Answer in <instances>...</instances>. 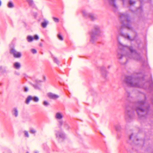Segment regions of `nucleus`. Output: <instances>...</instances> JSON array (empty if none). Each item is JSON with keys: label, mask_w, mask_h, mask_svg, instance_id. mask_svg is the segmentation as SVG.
I'll return each mask as SVG.
<instances>
[{"label": "nucleus", "mask_w": 153, "mask_h": 153, "mask_svg": "<svg viewBox=\"0 0 153 153\" xmlns=\"http://www.w3.org/2000/svg\"><path fill=\"white\" fill-rule=\"evenodd\" d=\"M82 13L84 16L86 18H89L92 20H94L96 19V17L93 14L87 13L85 10H83Z\"/></svg>", "instance_id": "4"}, {"label": "nucleus", "mask_w": 153, "mask_h": 153, "mask_svg": "<svg viewBox=\"0 0 153 153\" xmlns=\"http://www.w3.org/2000/svg\"><path fill=\"white\" fill-rule=\"evenodd\" d=\"M34 153H39V152L38 151H35L34 152Z\"/></svg>", "instance_id": "38"}, {"label": "nucleus", "mask_w": 153, "mask_h": 153, "mask_svg": "<svg viewBox=\"0 0 153 153\" xmlns=\"http://www.w3.org/2000/svg\"><path fill=\"white\" fill-rule=\"evenodd\" d=\"M100 31L99 30V28L98 26H96L94 28L93 30L91 33V41H93V40L97 38V37L100 35Z\"/></svg>", "instance_id": "3"}, {"label": "nucleus", "mask_w": 153, "mask_h": 153, "mask_svg": "<svg viewBox=\"0 0 153 153\" xmlns=\"http://www.w3.org/2000/svg\"><path fill=\"white\" fill-rule=\"evenodd\" d=\"M145 102L143 101H139L137 102L136 110L138 115H143V113L145 111L143 107H145Z\"/></svg>", "instance_id": "2"}, {"label": "nucleus", "mask_w": 153, "mask_h": 153, "mask_svg": "<svg viewBox=\"0 0 153 153\" xmlns=\"http://www.w3.org/2000/svg\"><path fill=\"white\" fill-rule=\"evenodd\" d=\"M59 124L60 125H61L62 124V122L61 121H60V122H59Z\"/></svg>", "instance_id": "35"}, {"label": "nucleus", "mask_w": 153, "mask_h": 153, "mask_svg": "<svg viewBox=\"0 0 153 153\" xmlns=\"http://www.w3.org/2000/svg\"><path fill=\"white\" fill-rule=\"evenodd\" d=\"M53 60L54 62H56V64H58L59 63V61L57 59V58L56 57L53 58Z\"/></svg>", "instance_id": "22"}, {"label": "nucleus", "mask_w": 153, "mask_h": 153, "mask_svg": "<svg viewBox=\"0 0 153 153\" xmlns=\"http://www.w3.org/2000/svg\"><path fill=\"white\" fill-rule=\"evenodd\" d=\"M43 104H44V105L45 106H47L49 105V103L47 102L46 101H45L44 102Z\"/></svg>", "instance_id": "27"}, {"label": "nucleus", "mask_w": 153, "mask_h": 153, "mask_svg": "<svg viewBox=\"0 0 153 153\" xmlns=\"http://www.w3.org/2000/svg\"><path fill=\"white\" fill-rule=\"evenodd\" d=\"M126 119L127 120V117H129V118H131L134 115V113L131 111H128V110H126Z\"/></svg>", "instance_id": "9"}, {"label": "nucleus", "mask_w": 153, "mask_h": 153, "mask_svg": "<svg viewBox=\"0 0 153 153\" xmlns=\"http://www.w3.org/2000/svg\"><path fill=\"white\" fill-rule=\"evenodd\" d=\"M48 95L50 98L53 99H56L59 97V96L57 95L52 93H49L48 94Z\"/></svg>", "instance_id": "11"}, {"label": "nucleus", "mask_w": 153, "mask_h": 153, "mask_svg": "<svg viewBox=\"0 0 153 153\" xmlns=\"http://www.w3.org/2000/svg\"><path fill=\"white\" fill-rule=\"evenodd\" d=\"M32 100H33L35 102H38L39 100V98L37 97H32L31 96H29L27 98L26 100V103L28 104L30 101Z\"/></svg>", "instance_id": "6"}, {"label": "nucleus", "mask_w": 153, "mask_h": 153, "mask_svg": "<svg viewBox=\"0 0 153 153\" xmlns=\"http://www.w3.org/2000/svg\"><path fill=\"white\" fill-rule=\"evenodd\" d=\"M33 15V16L35 17L37 15V13H34Z\"/></svg>", "instance_id": "34"}, {"label": "nucleus", "mask_w": 153, "mask_h": 153, "mask_svg": "<svg viewBox=\"0 0 153 153\" xmlns=\"http://www.w3.org/2000/svg\"><path fill=\"white\" fill-rule=\"evenodd\" d=\"M55 117L57 119H61L63 117V116L61 113H57L56 114Z\"/></svg>", "instance_id": "14"}, {"label": "nucleus", "mask_w": 153, "mask_h": 153, "mask_svg": "<svg viewBox=\"0 0 153 153\" xmlns=\"http://www.w3.org/2000/svg\"><path fill=\"white\" fill-rule=\"evenodd\" d=\"M56 136L58 139H63L65 138V134L61 131H57L56 133Z\"/></svg>", "instance_id": "7"}, {"label": "nucleus", "mask_w": 153, "mask_h": 153, "mask_svg": "<svg viewBox=\"0 0 153 153\" xmlns=\"http://www.w3.org/2000/svg\"><path fill=\"white\" fill-rule=\"evenodd\" d=\"M58 37L59 39L61 40H63V38L62 37L60 34H59L58 35Z\"/></svg>", "instance_id": "29"}, {"label": "nucleus", "mask_w": 153, "mask_h": 153, "mask_svg": "<svg viewBox=\"0 0 153 153\" xmlns=\"http://www.w3.org/2000/svg\"><path fill=\"white\" fill-rule=\"evenodd\" d=\"M14 66L16 69H19L21 67L20 64L18 62H15L14 65Z\"/></svg>", "instance_id": "16"}, {"label": "nucleus", "mask_w": 153, "mask_h": 153, "mask_svg": "<svg viewBox=\"0 0 153 153\" xmlns=\"http://www.w3.org/2000/svg\"><path fill=\"white\" fill-rule=\"evenodd\" d=\"M25 91L27 92L28 91V89L27 87H25V90H24Z\"/></svg>", "instance_id": "33"}, {"label": "nucleus", "mask_w": 153, "mask_h": 153, "mask_svg": "<svg viewBox=\"0 0 153 153\" xmlns=\"http://www.w3.org/2000/svg\"><path fill=\"white\" fill-rule=\"evenodd\" d=\"M29 5L32 7L34 6V2L32 0H27Z\"/></svg>", "instance_id": "18"}, {"label": "nucleus", "mask_w": 153, "mask_h": 153, "mask_svg": "<svg viewBox=\"0 0 153 153\" xmlns=\"http://www.w3.org/2000/svg\"><path fill=\"white\" fill-rule=\"evenodd\" d=\"M25 136L26 137H29V134H28V133L27 131H25Z\"/></svg>", "instance_id": "31"}, {"label": "nucleus", "mask_w": 153, "mask_h": 153, "mask_svg": "<svg viewBox=\"0 0 153 153\" xmlns=\"http://www.w3.org/2000/svg\"><path fill=\"white\" fill-rule=\"evenodd\" d=\"M120 19L122 21L124 20L125 21L127 22L128 23H129L130 21V19L128 15L126 14H122L120 16Z\"/></svg>", "instance_id": "8"}, {"label": "nucleus", "mask_w": 153, "mask_h": 153, "mask_svg": "<svg viewBox=\"0 0 153 153\" xmlns=\"http://www.w3.org/2000/svg\"><path fill=\"white\" fill-rule=\"evenodd\" d=\"M48 22L47 21H45L44 22L42 23V25L43 27H45L47 26Z\"/></svg>", "instance_id": "19"}, {"label": "nucleus", "mask_w": 153, "mask_h": 153, "mask_svg": "<svg viewBox=\"0 0 153 153\" xmlns=\"http://www.w3.org/2000/svg\"><path fill=\"white\" fill-rule=\"evenodd\" d=\"M34 39L36 40H38L39 39V38L37 35H35L34 36Z\"/></svg>", "instance_id": "30"}, {"label": "nucleus", "mask_w": 153, "mask_h": 153, "mask_svg": "<svg viewBox=\"0 0 153 153\" xmlns=\"http://www.w3.org/2000/svg\"><path fill=\"white\" fill-rule=\"evenodd\" d=\"M8 6L9 8H13L14 6L13 2L11 1H10L8 4Z\"/></svg>", "instance_id": "20"}, {"label": "nucleus", "mask_w": 153, "mask_h": 153, "mask_svg": "<svg viewBox=\"0 0 153 153\" xmlns=\"http://www.w3.org/2000/svg\"><path fill=\"white\" fill-rule=\"evenodd\" d=\"M40 46H41V47H42V43H40Z\"/></svg>", "instance_id": "36"}, {"label": "nucleus", "mask_w": 153, "mask_h": 153, "mask_svg": "<svg viewBox=\"0 0 153 153\" xmlns=\"http://www.w3.org/2000/svg\"><path fill=\"white\" fill-rule=\"evenodd\" d=\"M44 78L45 79V77H44Z\"/></svg>", "instance_id": "39"}, {"label": "nucleus", "mask_w": 153, "mask_h": 153, "mask_svg": "<svg viewBox=\"0 0 153 153\" xmlns=\"http://www.w3.org/2000/svg\"><path fill=\"white\" fill-rule=\"evenodd\" d=\"M135 3V1H132L131 0H130L129 1V3H130V4H134Z\"/></svg>", "instance_id": "32"}, {"label": "nucleus", "mask_w": 153, "mask_h": 153, "mask_svg": "<svg viewBox=\"0 0 153 153\" xmlns=\"http://www.w3.org/2000/svg\"><path fill=\"white\" fill-rule=\"evenodd\" d=\"M31 51L33 54L36 53L37 52L36 50L35 49H32L31 50Z\"/></svg>", "instance_id": "25"}, {"label": "nucleus", "mask_w": 153, "mask_h": 153, "mask_svg": "<svg viewBox=\"0 0 153 153\" xmlns=\"http://www.w3.org/2000/svg\"><path fill=\"white\" fill-rule=\"evenodd\" d=\"M125 27H128L129 29H130L131 27V26L129 24H127L124 25Z\"/></svg>", "instance_id": "24"}, {"label": "nucleus", "mask_w": 153, "mask_h": 153, "mask_svg": "<svg viewBox=\"0 0 153 153\" xmlns=\"http://www.w3.org/2000/svg\"><path fill=\"white\" fill-rule=\"evenodd\" d=\"M123 36H124V37H125V38H127L129 40H133V39H130V36H129V35H123Z\"/></svg>", "instance_id": "21"}, {"label": "nucleus", "mask_w": 153, "mask_h": 153, "mask_svg": "<svg viewBox=\"0 0 153 153\" xmlns=\"http://www.w3.org/2000/svg\"><path fill=\"white\" fill-rule=\"evenodd\" d=\"M115 0H108L109 2L111 3L114 7V8H117V7L115 4ZM124 1V0H122Z\"/></svg>", "instance_id": "15"}, {"label": "nucleus", "mask_w": 153, "mask_h": 153, "mask_svg": "<svg viewBox=\"0 0 153 153\" xmlns=\"http://www.w3.org/2000/svg\"><path fill=\"white\" fill-rule=\"evenodd\" d=\"M133 135V134H132L130 137V139H131V137H132V136Z\"/></svg>", "instance_id": "37"}, {"label": "nucleus", "mask_w": 153, "mask_h": 153, "mask_svg": "<svg viewBox=\"0 0 153 153\" xmlns=\"http://www.w3.org/2000/svg\"><path fill=\"white\" fill-rule=\"evenodd\" d=\"M30 132L32 134H35L36 132V131L34 129H31Z\"/></svg>", "instance_id": "28"}, {"label": "nucleus", "mask_w": 153, "mask_h": 153, "mask_svg": "<svg viewBox=\"0 0 153 153\" xmlns=\"http://www.w3.org/2000/svg\"><path fill=\"white\" fill-rule=\"evenodd\" d=\"M34 39L33 37L30 36H28L27 37V41L29 42H32Z\"/></svg>", "instance_id": "17"}, {"label": "nucleus", "mask_w": 153, "mask_h": 153, "mask_svg": "<svg viewBox=\"0 0 153 153\" xmlns=\"http://www.w3.org/2000/svg\"><path fill=\"white\" fill-rule=\"evenodd\" d=\"M125 82L129 86L140 87L139 85L136 81L131 76H127L126 77Z\"/></svg>", "instance_id": "1"}, {"label": "nucleus", "mask_w": 153, "mask_h": 153, "mask_svg": "<svg viewBox=\"0 0 153 153\" xmlns=\"http://www.w3.org/2000/svg\"><path fill=\"white\" fill-rule=\"evenodd\" d=\"M53 21L56 22H59V19L57 18L53 17Z\"/></svg>", "instance_id": "23"}, {"label": "nucleus", "mask_w": 153, "mask_h": 153, "mask_svg": "<svg viewBox=\"0 0 153 153\" xmlns=\"http://www.w3.org/2000/svg\"><path fill=\"white\" fill-rule=\"evenodd\" d=\"M10 53L13 55V56L16 58H19L21 56V53L15 50L14 48L10 50Z\"/></svg>", "instance_id": "5"}, {"label": "nucleus", "mask_w": 153, "mask_h": 153, "mask_svg": "<svg viewBox=\"0 0 153 153\" xmlns=\"http://www.w3.org/2000/svg\"><path fill=\"white\" fill-rule=\"evenodd\" d=\"M12 113L13 115L16 117H17L18 114V111L17 108H14L12 110Z\"/></svg>", "instance_id": "12"}, {"label": "nucleus", "mask_w": 153, "mask_h": 153, "mask_svg": "<svg viewBox=\"0 0 153 153\" xmlns=\"http://www.w3.org/2000/svg\"><path fill=\"white\" fill-rule=\"evenodd\" d=\"M125 48L126 49H128L132 53H136V51L134 50L132 47H128L127 46H125Z\"/></svg>", "instance_id": "13"}, {"label": "nucleus", "mask_w": 153, "mask_h": 153, "mask_svg": "<svg viewBox=\"0 0 153 153\" xmlns=\"http://www.w3.org/2000/svg\"><path fill=\"white\" fill-rule=\"evenodd\" d=\"M38 82L39 81L36 80L35 82L30 83L35 89H39L40 88V85Z\"/></svg>", "instance_id": "10"}, {"label": "nucleus", "mask_w": 153, "mask_h": 153, "mask_svg": "<svg viewBox=\"0 0 153 153\" xmlns=\"http://www.w3.org/2000/svg\"><path fill=\"white\" fill-rule=\"evenodd\" d=\"M123 56L121 55V53H119L118 55V57L120 59H121L122 58Z\"/></svg>", "instance_id": "26"}]
</instances>
